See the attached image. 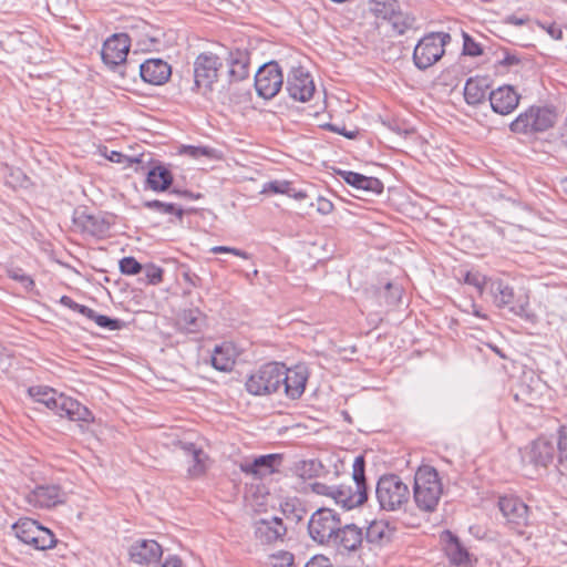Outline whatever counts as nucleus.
Masks as SVG:
<instances>
[{
    "label": "nucleus",
    "mask_w": 567,
    "mask_h": 567,
    "mask_svg": "<svg viewBox=\"0 0 567 567\" xmlns=\"http://www.w3.org/2000/svg\"><path fill=\"white\" fill-rule=\"evenodd\" d=\"M29 395L35 401L45 405L56 415L68 417L70 421L91 423L94 421L93 413L78 400L59 393L56 390L45 385H33L28 389Z\"/></svg>",
    "instance_id": "f257e3e1"
},
{
    "label": "nucleus",
    "mask_w": 567,
    "mask_h": 567,
    "mask_svg": "<svg viewBox=\"0 0 567 567\" xmlns=\"http://www.w3.org/2000/svg\"><path fill=\"white\" fill-rule=\"evenodd\" d=\"M352 480L354 487L351 485H336L332 499L336 504L341 505L344 509H352L364 504L368 501L369 488L365 477V458L358 455L352 465Z\"/></svg>",
    "instance_id": "f03ea898"
},
{
    "label": "nucleus",
    "mask_w": 567,
    "mask_h": 567,
    "mask_svg": "<svg viewBox=\"0 0 567 567\" xmlns=\"http://www.w3.org/2000/svg\"><path fill=\"white\" fill-rule=\"evenodd\" d=\"M443 492L437 471L432 466L420 467L414 475L413 497L419 509L435 511Z\"/></svg>",
    "instance_id": "7ed1b4c3"
},
{
    "label": "nucleus",
    "mask_w": 567,
    "mask_h": 567,
    "mask_svg": "<svg viewBox=\"0 0 567 567\" xmlns=\"http://www.w3.org/2000/svg\"><path fill=\"white\" fill-rule=\"evenodd\" d=\"M557 121L553 106L532 105L519 113L509 124L511 132L522 135H536L551 128Z\"/></svg>",
    "instance_id": "20e7f679"
},
{
    "label": "nucleus",
    "mask_w": 567,
    "mask_h": 567,
    "mask_svg": "<svg viewBox=\"0 0 567 567\" xmlns=\"http://www.w3.org/2000/svg\"><path fill=\"white\" fill-rule=\"evenodd\" d=\"M452 41L447 32H429L415 44L412 61L420 71H425L437 63L445 54V47Z\"/></svg>",
    "instance_id": "39448f33"
},
{
    "label": "nucleus",
    "mask_w": 567,
    "mask_h": 567,
    "mask_svg": "<svg viewBox=\"0 0 567 567\" xmlns=\"http://www.w3.org/2000/svg\"><path fill=\"white\" fill-rule=\"evenodd\" d=\"M375 495L381 509L394 512L409 502L410 488L399 475L386 474L379 478Z\"/></svg>",
    "instance_id": "423d86ee"
},
{
    "label": "nucleus",
    "mask_w": 567,
    "mask_h": 567,
    "mask_svg": "<svg viewBox=\"0 0 567 567\" xmlns=\"http://www.w3.org/2000/svg\"><path fill=\"white\" fill-rule=\"evenodd\" d=\"M284 363L269 362L259 367L246 380V390L257 396L269 395L281 388Z\"/></svg>",
    "instance_id": "0eeeda50"
},
{
    "label": "nucleus",
    "mask_w": 567,
    "mask_h": 567,
    "mask_svg": "<svg viewBox=\"0 0 567 567\" xmlns=\"http://www.w3.org/2000/svg\"><path fill=\"white\" fill-rule=\"evenodd\" d=\"M12 529L19 540L37 550L50 549L58 543L54 534L49 528L29 517L20 518L12 525Z\"/></svg>",
    "instance_id": "6e6552de"
},
{
    "label": "nucleus",
    "mask_w": 567,
    "mask_h": 567,
    "mask_svg": "<svg viewBox=\"0 0 567 567\" xmlns=\"http://www.w3.org/2000/svg\"><path fill=\"white\" fill-rule=\"evenodd\" d=\"M194 83L192 91L206 94L213 91L218 80V72L223 66L221 59L213 52H202L194 61Z\"/></svg>",
    "instance_id": "1a4fd4ad"
},
{
    "label": "nucleus",
    "mask_w": 567,
    "mask_h": 567,
    "mask_svg": "<svg viewBox=\"0 0 567 567\" xmlns=\"http://www.w3.org/2000/svg\"><path fill=\"white\" fill-rule=\"evenodd\" d=\"M489 293L493 303L499 309H508L513 315L520 318H529V298L527 293L516 295L513 287L502 279L489 282Z\"/></svg>",
    "instance_id": "9d476101"
},
{
    "label": "nucleus",
    "mask_w": 567,
    "mask_h": 567,
    "mask_svg": "<svg viewBox=\"0 0 567 567\" xmlns=\"http://www.w3.org/2000/svg\"><path fill=\"white\" fill-rule=\"evenodd\" d=\"M120 73L123 76L132 78H135V75L138 73L145 83L152 85H163L169 80L172 75V68L163 59L152 58L145 60L138 65L133 62H127L124 65V71H120Z\"/></svg>",
    "instance_id": "9b49d317"
},
{
    "label": "nucleus",
    "mask_w": 567,
    "mask_h": 567,
    "mask_svg": "<svg viewBox=\"0 0 567 567\" xmlns=\"http://www.w3.org/2000/svg\"><path fill=\"white\" fill-rule=\"evenodd\" d=\"M340 518L333 509L321 507L308 522V532L312 540L330 546L340 525Z\"/></svg>",
    "instance_id": "f8f14e48"
},
{
    "label": "nucleus",
    "mask_w": 567,
    "mask_h": 567,
    "mask_svg": "<svg viewBox=\"0 0 567 567\" xmlns=\"http://www.w3.org/2000/svg\"><path fill=\"white\" fill-rule=\"evenodd\" d=\"M282 84V70L276 61L262 64L255 74L256 92L265 100L275 97L280 92Z\"/></svg>",
    "instance_id": "ddd939ff"
},
{
    "label": "nucleus",
    "mask_w": 567,
    "mask_h": 567,
    "mask_svg": "<svg viewBox=\"0 0 567 567\" xmlns=\"http://www.w3.org/2000/svg\"><path fill=\"white\" fill-rule=\"evenodd\" d=\"M73 224L83 235L102 239L109 235L113 223L111 216L102 212L93 214L86 209H75Z\"/></svg>",
    "instance_id": "4468645a"
},
{
    "label": "nucleus",
    "mask_w": 567,
    "mask_h": 567,
    "mask_svg": "<svg viewBox=\"0 0 567 567\" xmlns=\"http://www.w3.org/2000/svg\"><path fill=\"white\" fill-rule=\"evenodd\" d=\"M131 47L130 37L126 33H115L107 38L102 47L103 62L113 71L123 68L128 62L126 56Z\"/></svg>",
    "instance_id": "2eb2a0df"
},
{
    "label": "nucleus",
    "mask_w": 567,
    "mask_h": 567,
    "mask_svg": "<svg viewBox=\"0 0 567 567\" xmlns=\"http://www.w3.org/2000/svg\"><path fill=\"white\" fill-rule=\"evenodd\" d=\"M557 444L546 437H538L520 450L522 460L535 467H547L553 463Z\"/></svg>",
    "instance_id": "dca6fc26"
},
{
    "label": "nucleus",
    "mask_w": 567,
    "mask_h": 567,
    "mask_svg": "<svg viewBox=\"0 0 567 567\" xmlns=\"http://www.w3.org/2000/svg\"><path fill=\"white\" fill-rule=\"evenodd\" d=\"M25 502L39 509H50L66 501V493L55 484L37 485L24 496Z\"/></svg>",
    "instance_id": "f3484780"
},
{
    "label": "nucleus",
    "mask_w": 567,
    "mask_h": 567,
    "mask_svg": "<svg viewBox=\"0 0 567 567\" xmlns=\"http://www.w3.org/2000/svg\"><path fill=\"white\" fill-rule=\"evenodd\" d=\"M286 90L289 96L298 102H308L316 86L310 73L302 66L292 68L287 75Z\"/></svg>",
    "instance_id": "a211bd4d"
},
{
    "label": "nucleus",
    "mask_w": 567,
    "mask_h": 567,
    "mask_svg": "<svg viewBox=\"0 0 567 567\" xmlns=\"http://www.w3.org/2000/svg\"><path fill=\"white\" fill-rule=\"evenodd\" d=\"M443 550L453 567H473L476 558L468 551L461 539L451 530L441 534Z\"/></svg>",
    "instance_id": "6ab92c4d"
},
{
    "label": "nucleus",
    "mask_w": 567,
    "mask_h": 567,
    "mask_svg": "<svg viewBox=\"0 0 567 567\" xmlns=\"http://www.w3.org/2000/svg\"><path fill=\"white\" fill-rule=\"evenodd\" d=\"M163 554L162 546L154 539H136L128 549L131 561L144 566L157 563Z\"/></svg>",
    "instance_id": "aec40b11"
},
{
    "label": "nucleus",
    "mask_w": 567,
    "mask_h": 567,
    "mask_svg": "<svg viewBox=\"0 0 567 567\" xmlns=\"http://www.w3.org/2000/svg\"><path fill=\"white\" fill-rule=\"evenodd\" d=\"M498 507L507 523L523 527L528 522V506L515 495L499 497Z\"/></svg>",
    "instance_id": "412c9836"
},
{
    "label": "nucleus",
    "mask_w": 567,
    "mask_h": 567,
    "mask_svg": "<svg viewBox=\"0 0 567 567\" xmlns=\"http://www.w3.org/2000/svg\"><path fill=\"white\" fill-rule=\"evenodd\" d=\"M229 82H240L249 76L250 51L247 48H234L226 59Z\"/></svg>",
    "instance_id": "4be33fe9"
},
{
    "label": "nucleus",
    "mask_w": 567,
    "mask_h": 567,
    "mask_svg": "<svg viewBox=\"0 0 567 567\" xmlns=\"http://www.w3.org/2000/svg\"><path fill=\"white\" fill-rule=\"evenodd\" d=\"M281 379H284L281 388H284L286 395L291 400H297L305 392L306 383L308 381L307 368L303 365H296L288 369L284 364Z\"/></svg>",
    "instance_id": "5701e85b"
},
{
    "label": "nucleus",
    "mask_w": 567,
    "mask_h": 567,
    "mask_svg": "<svg viewBox=\"0 0 567 567\" xmlns=\"http://www.w3.org/2000/svg\"><path fill=\"white\" fill-rule=\"evenodd\" d=\"M488 100L492 110L501 115L511 114L519 104L520 95L511 85H503L493 90Z\"/></svg>",
    "instance_id": "b1692460"
},
{
    "label": "nucleus",
    "mask_w": 567,
    "mask_h": 567,
    "mask_svg": "<svg viewBox=\"0 0 567 567\" xmlns=\"http://www.w3.org/2000/svg\"><path fill=\"white\" fill-rule=\"evenodd\" d=\"M282 461L280 454H266L255 457L250 462H244L240 464V471L247 475H251L255 478H262L276 472Z\"/></svg>",
    "instance_id": "393cba45"
},
{
    "label": "nucleus",
    "mask_w": 567,
    "mask_h": 567,
    "mask_svg": "<svg viewBox=\"0 0 567 567\" xmlns=\"http://www.w3.org/2000/svg\"><path fill=\"white\" fill-rule=\"evenodd\" d=\"M362 542V528L355 524H346L344 526L340 524L330 546L337 547L339 550L355 551Z\"/></svg>",
    "instance_id": "a878e982"
},
{
    "label": "nucleus",
    "mask_w": 567,
    "mask_h": 567,
    "mask_svg": "<svg viewBox=\"0 0 567 567\" xmlns=\"http://www.w3.org/2000/svg\"><path fill=\"white\" fill-rule=\"evenodd\" d=\"M287 528L281 518L272 516L262 518L256 524L255 535L262 544H271L281 540Z\"/></svg>",
    "instance_id": "bb28decb"
},
{
    "label": "nucleus",
    "mask_w": 567,
    "mask_h": 567,
    "mask_svg": "<svg viewBox=\"0 0 567 567\" xmlns=\"http://www.w3.org/2000/svg\"><path fill=\"white\" fill-rule=\"evenodd\" d=\"M337 174L343 179L344 183L354 187L355 189L375 195L383 193V183L377 177L365 176L357 172L343 169H338Z\"/></svg>",
    "instance_id": "cd10ccee"
},
{
    "label": "nucleus",
    "mask_w": 567,
    "mask_h": 567,
    "mask_svg": "<svg viewBox=\"0 0 567 567\" xmlns=\"http://www.w3.org/2000/svg\"><path fill=\"white\" fill-rule=\"evenodd\" d=\"M489 87L486 78L473 76L466 80L464 86V100L468 105L476 106L486 99V92Z\"/></svg>",
    "instance_id": "c85d7f7f"
},
{
    "label": "nucleus",
    "mask_w": 567,
    "mask_h": 567,
    "mask_svg": "<svg viewBox=\"0 0 567 567\" xmlns=\"http://www.w3.org/2000/svg\"><path fill=\"white\" fill-rule=\"evenodd\" d=\"M174 177L171 169L162 164L153 166L146 177V186L154 192H165L173 184Z\"/></svg>",
    "instance_id": "c756f323"
},
{
    "label": "nucleus",
    "mask_w": 567,
    "mask_h": 567,
    "mask_svg": "<svg viewBox=\"0 0 567 567\" xmlns=\"http://www.w3.org/2000/svg\"><path fill=\"white\" fill-rule=\"evenodd\" d=\"M205 324V316L197 309L183 310L178 317V326L187 333H197Z\"/></svg>",
    "instance_id": "7c9ffc66"
},
{
    "label": "nucleus",
    "mask_w": 567,
    "mask_h": 567,
    "mask_svg": "<svg viewBox=\"0 0 567 567\" xmlns=\"http://www.w3.org/2000/svg\"><path fill=\"white\" fill-rule=\"evenodd\" d=\"M75 311L94 321L99 327L103 329L114 331L121 330L124 326V322L121 319L111 318L105 315H99L93 309L84 305H79Z\"/></svg>",
    "instance_id": "2f4dec72"
},
{
    "label": "nucleus",
    "mask_w": 567,
    "mask_h": 567,
    "mask_svg": "<svg viewBox=\"0 0 567 567\" xmlns=\"http://www.w3.org/2000/svg\"><path fill=\"white\" fill-rule=\"evenodd\" d=\"M392 529L388 522L373 520L367 527L365 539L370 544H382L383 542L390 540Z\"/></svg>",
    "instance_id": "473e14b6"
},
{
    "label": "nucleus",
    "mask_w": 567,
    "mask_h": 567,
    "mask_svg": "<svg viewBox=\"0 0 567 567\" xmlns=\"http://www.w3.org/2000/svg\"><path fill=\"white\" fill-rule=\"evenodd\" d=\"M231 348L229 346H216L212 355V365L221 372H228L233 370L235 360L230 354Z\"/></svg>",
    "instance_id": "72a5a7b5"
},
{
    "label": "nucleus",
    "mask_w": 567,
    "mask_h": 567,
    "mask_svg": "<svg viewBox=\"0 0 567 567\" xmlns=\"http://www.w3.org/2000/svg\"><path fill=\"white\" fill-rule=\"evenodd\" d=\"M400 9L398 0H371V12L384 20H390Z\"/></svg>",
    "instance_id": "f704fd0d"
},
{
    "label": "nucleus",
    "mask_w": 567,
    "mask_h": 567,
    "mask_svg": "<svg viewBox=\"0 0 567 567\" xmlns=\"http://www.w3.org/2000/svg\"><path fill=\"white\" fill-rule=\"evenodd\" d=\"M280 508L288 519L296 523L301 522L307 514L306 508L298 497L287 498L280 504Z\"/></svg>",
    "instance_id": "c9c22d12"
},
{
    "label": "nucleus",
    "mask_w": 567,
    "mask_h": 567,
    "mask_svg": "<svg viewBox=\"0 0 567 567\" xmlns=\"http://www.w3.org/2000/svg\"><path fill=\"white\" fill-rule=\"evenodd\" d=\"M143 206L147 209L155 210L162 215H175L179 220L184 217V209L172 203H164L157 199L145 200Z\"/></svg>",
    "instance_id": "e433bc0d"
},
{
    "label": "nucleus",
    "mask_w": 567,
    "mask_h": 567,
    "mask_svg": "<svg viewBox=\"0 0 567 567\" xmlns=\"http://www.w3.org/2000/svg\"><path fill=\"white\" fill-rule=\"evenodd\" d=\"M143 277L138 278V281L143 285H158L163 281V269L154 264H147L143 266Z\"/></svg>",
    "instance_id": "4c0bfd02"
},
{
    "label": "nucleus",
    "mask_w": 567,
    "mask_h": 567,
    "mask_svg": "<svg viewBox=\"0 0 567 567\" xmlns=\"http://www.w3.org/2000/svg\"><path fill=\"white\" fill-rule=\"evenodd\" d=\"M389 21L391 22L393 30L401 35L413 27L415 18L408 13H402L399 9L394 17Z\"/></svg>",
    "instance_id": "58836bf2"
},
{
    "label": "nucleus",
    "mask_w": 567,
    "mask_h": 567,
    "mask_svg": "<svg viewBox=\"0 0 567 567\" xmlns=\"http://www.w3.org/2000/svg\"><path fill=\"white\" fill-rule=\"evenodd\" d=\"M183 154L194 158L198 159L200 157L206 158H217V150L209 147V146H194V145H184L181 151Z\"/></svg>",
    "instance_id": "ea45409f"
},
{
    "label": "nucleus",
    "mask_w": 567,
    "mask_h": 567,
    "mask_svg": "<svg viewBox=\"0 0 567 567\" xmlns=\"http://www.w3.org/2000/svg\"><path fill=\"white\" fill-rule=\"evenodd\" d=\"M190 457L193 464L187 470L188 475L190 477H199L204 475L206 472L205 462L207 460V454L203 451V449H200Z\"/></svg>",
    "instance_id": "a19ab883"
},
{
    "label": "nucleus",
    "mask_w": 567,
    "mask_h": 567,
    "mask_svg": "<svg viewBox=\"0 0 567 567\" xmlns=\"http://www.w3.org/2000/svg\"><path fill=\"white\" fill-rule=\"evenodd\" d=\"M118 267L121 274L127 276L138 275L143 270V265L132 256L122 258L118 262Z\"/></svg>",
    "instance_id": "79ce46f5"
},
{
    "label": "nucleus",
    "mask_w": 567,
    "mask_h": 567,
    "mask_svg": "<svg viewBox=\"0 0 567 567\" xmlns=\"http://www.w3.org/2000/svg\"><path fill=\"white\" fill-rule=\"evenodd\" d=\"M269 559L271 567H290L293 565L295 556L289 551L279 550L275 554H271Z\"/></svg>",
    "instance_id": "37998d69"
},
{
    "label": "nucleus",
    "mask_w": 567,
    "mask_h": 567,
    "mask_svg": "<svg viewBox=\"0 0 567 567\" xmlns=\"http://www.w3.org/2000/svg\"><path fill=\"white\" fill-rule=\"evenodd\" d=\"M463 54L468 56H480L483 54L482 45L467 33H463Z\"/></svg>",
    "instance_id": "c03bdc74"
},
{
    "label": "nucleus",
    "mask_w": 567,
    "mask_h": 567,
    "mask_svg": "<svg viewBox=\"0 0 567 567\" xmlns=\"http://www.w3.org/2000/svg\"><path fill=\"white\" fill-rule=\"evenodd\" d=\"M383 297L389 306H394L401 300L402 288L398 285L388 282L383 289Z\"/></svg>",
    "instance_id": "a18cd8bd"
},
{
    "label": "nucleus",
    "mask_w": 567,
    "mask_h": 567,
    "mask_svg": "<svg viewBox=\"0 0 567 567\" xmlns=\"http://www.w3.org/2000/svg\"><path fill=\"white\" fill-rule=\"evenodd\" d=\"M261 193L284 194L290 193V183L287 181H270L264 184Z\"/></svg>",
    "instance_id": "49530a36"
},
{
    "label": "nucleus",
    "mask_w": 567,
    "mask_h": 567,
    "mask_svg": "<svg viewBox=\"0 0 567 567\" xmlns=\"http://www.w3.org/2000/svg\"><path fill=\"white\" fill-rule=\"evenodd\" d=\"M463 280L466 285L476 287L478 284H489L495 279L488 278L477 270H470L465 272Z\"/></svg>",
    "instance_id": "de8ad7c7"
},
{
    "label": "nucleus",
    "mask_w": 567,
    "mask_h": 567,
    "mask_svg": "<svg viewBox=\"0 0 567 567\" xmlns=\"http://www.w3.org/2000/svg\"><path fill=\"white\" fill-rule=\"evenodd\" d=\"M9 277L16 281H19L27 290H32L34 287V280L22 269L16 268L9 271Z\"/></svg>",
    "instance_id": "09e8293b"
},
{
    "label": "nucleus",
    "mask_w": 567,
    "mask_h": 567,
    "mask_svg": "<svg viewBox=\"0 0 567 567\" xmlns=\"http://www.w3.org/2000/svg\"><path fill=\"white\" fill-rule=\"evenodd\" d=\"M557 451L559 462H567V426L559 430V437L557 441Z\"/></svg>",
    "instance_id": "8fccbe9b"
},
{
    "label": "nucleus",
    "mask_w": 567,
    "mask_h": 567,
    "mask_svg": "<svg viewBox=\"0 0 567 567\" xmlns=\"http://www.w3.org/2000/svg\"><path fill=\"white\" fill-rule=\"evenodd\" d=\"M152 567H183V561L177 555L168 554L163 559H158Z\"/></svg>",
    "instance_id": "3c124183"
},
{
    "label": "nucleus",
    "mask_w": 567,
    "mask_h": 567,
    "mask_svg": "<svg viewBox=\"0 0 567 567\" xmlns=\"http://www.w3.org/2000/svg\"><path fill=\"white\" fill-rule=\"evenodd\" d=\"M210 252H213V254H233V255L244 258V259L249 258V255L246 251L234 248V247H228V246H214L210 249Z\"/></svg>",
    "instance_id": "603ef678"
},
{
    "label": "nucleus",
    "mask_w": 567,
    "mask_h": 567,
    "mask_svg": "<svg viewBox=\"0 0 567 567\" xmlns=\"http://www.w3.org/2000/svg\"><path fill=\"white\" fill-rule=\"evenodd\" d=\"M311 206H316L317 212L321 215H328L334 208V206L330 199L321 197V196H319L317 198L316 204L311 203Z\"/></svg>",
    "instance_id": "864d4df0"
},
{
    "label": "nucleus",
    "mask_w": 567,
    "mask_h": 567,
    "mask_svg": "<svg viewBox=\"0 0 567 567\" xmlns=\"http://www.w3.org/2000/svg\"><path fill=\"white\" fill-rule=\"evenodd\" d=\"M305 567H333L330 559L323 555H316L305 565Z\"/></svg>",
    "instance_id": "5fc2aeb1"
},
{
    "label": "nucleus",
    "mask_w": 567,
    "mask_h": 567,
    "mask_svg": "<svg viewBox=\"0 0 567 567\" xmlns=\"http://www.w3.org/2000/svg\"><path fill=\"white\" fill-rule=\"evenodd\" d=\"M336 485H327L324 483H313L312 491L318 495L333 497Z\"/></svg>",
    "instance_id": "6e6d98bb"
},
{
    "label": "nucleus",
    "mask_w": 567,
    "mask_h": 567,
    "mask_svg": "<svg viewBox=\"0 0 567 567\" xmlns=\"http://www.w3.org/2000/svg\"><path fill=\"white\" fill-rule=\"evenodd\" d=\"M539 25L545 29L553 39L560 40L563 38V30L556 23H550L548 25L539 23Z\"/></svg>",
    "instance_id": "4d7b16f0"
},
{
    "label": "nucleus",
    "mask_w": 567,
    "mask_h": 567,
    "mask_svg": "<svg viewBox=\"0 0 567 567\" xmlns=\"http://www.w3.org/2000/svg\"><path fill=\"white\" fill-rule=\"evenodd\" d=\"M327 127H328L329 131L338 133L340 135H343L344 137H347L349 140H353V138L357 137V132H354V131H347L344 126L340 128V127H338L334 124H328Z\"/></svg>",
    "instance_id": "13d9d810"
},
{
    "label": "nucleus",
    "mask_w": 567,
    "mask_h": 567,
    "mask_svg": "<svg viewBox=\"0 0 567 567\" xmlns=\"http://www.w3.org/2000/svg\"><path fill=\"white\" fill-rule=\"evenodd\" d=\"M177 446L185 453L187 456H193L200 447H197L196 444L192 442H182L177 443Z\"/></svg>",
    "instance_id": "bf43d9fd"
},
{
    "label": "nucleus",
    "mask_w": 567,
    "mask_h": 567,
    "mask_svg": "<svg viewBox=\"0 0 567 567\" xmlns=\"http://www.w3.org/2000/svg\"><path fill=\"white\" fill-rule=\"evenodd\" d=\"M520 63V60L518 56L514 54L506 53L502 61H499V64L503 66H512L517 65Z\"/></svg>",
    "instance_id": "052dcab7"
},
{
    "label": "nucleus",
    "mask_w": 567,
    "mask_h": 567,
    "mask_svg": "<svg viewBox=\"0 0 567 567\" xmlns=\"http://www.w3.org/2000/svg\"><path fill=\"white\" fill-rule=\"evenodd\" d=\"M172 193L176 194L178 196L186 197L188 199H198V198L202 197L200 194H194V193H192L190 190H187V189H183L182 190V189L174 188V189H172Z\"/></svg>",
    "instance_id": "680f3d73"
},
{
    "label": "nucleus",
    "mask_w": 567,
    "mask_h": 567,
    "mask_svg": "<svg viewBox=\"0 0 567 567\" xmlns=\"http://www.w3.org/2000/svg\"><path fill=\"white\" fill-rule=\"evenodd\" d=\"M528 21V17H517V16H509L506 19V22L513 25H524Z\"/></svg>",
    "instance_id": "e2e57ef3"
},
{
    "label": "nucleus",
    "mask_w": 567,
    "mask_h": 567,
    "mask_svg": "<svg viewBox=\"0 0 567 567\" xmlns=\"http://www.w3.org/2000/svg\"><path fill=\"white\" fill-rule=\"evenodd\" d=\"M287 196L292 197L295 199H303L307 197V194L301 189H296L290 185V193H286Z\"/></svg>",
    "instance_id": "0e129e2a"
},
{
    "label": "nucleus",
    "mask_w": 567,
    "mask_h": 567,
    "mask_svg": "<svg viewBox=\"0 0 567 567\" xmlns=\"http://www.w3.org/2000/svg\"><path fill=\"white\" fill-rule=\"evenodd\" d=\"M470 308H471V312L477 317V318H481V319H486V315L482 313L480 308L477 307V305L473 301L470 302Z\"/></svg>",
    "instance_id": "69168bd1"
},
{
    "label": "nucleus",
    "mask_w": 567,
    "mask_h": 567,
    "mask_svg": "<svg viewBox=\"0 0 567 567\" xmlns=\"http://www.w3.org/2000/svg\"><path fill=\"white\" fill-rule=\"evenodd\" d=\"M184 278L186 281H188L193 286H196L197 285L196 280L199 279L197 275L190 274V272H185Z\"/></svg>",
    "instance_id": "338daca9"
},
{
    "label": "nucleus",
    "mask_w": 567,
    "mask_h": 567,
    "mask_svg": "<svg viewBox=\"0 0 567 567\" xmlns=\"http://www.w3.org/2000/svg\"><path fill=\"white\" fill-rule=\"evenodd\" d=\"M475 288L477 289L478 295L482 296L485 290L489 291V284H478Z\"/></svg>",
    "instance_id": "774afa93"
}]
</instances>
